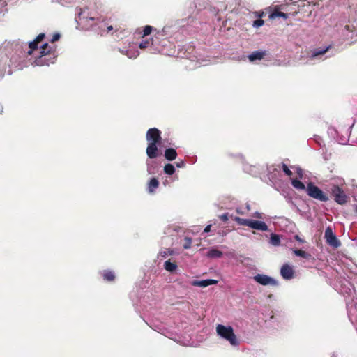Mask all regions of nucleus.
<instances>
[{"label":"nucleus","mask_w":357,"mask_h":357,"mask_svg":"<svg viewBox=\"0 0 357 357\" xmlns=\"http://www.w3.org/2000/svg\"><path fill=\"white\" fill-rule=\"evenodd\" d=\"M152 30H153V27L150 25H146V26H144V28L143 29L142 37H145V36L151 34Z\"/></svg>","instance_id":"27"},{"label":"nucleus","mask_w":357,"mask_h":357,"mask_svg":"<svg viewBox=\"0 0 357 357\" xmlns=\"http://www.w3.org/2000/svg\"><path fill=\"white\" fill-rule=\"evenodd\" d=\"M164 172L167 175H172L175 172V167L173 165L167 163L164 167Z\"/></svg>","instance_id":"21"},{"label":"nucleus","mask_w":357,"mask_h":357,"mask_svg":"<svg viewBox=\"0 0 357 357\" xmlns=\"http://www.w3.org/2000/svg\"><path fill=\"white\" fill-rule=\"evenodd\" d=\"M150 44H152L149 40H143L139 44L140 49H146L147 48Z\"/></svg>","instance_id":"30"},{"label":"nucleus","mask_w":357,"mask_h":357,"mask_svg":"<svg viewBox=\"0 0 357 357\" xmlns=\"http://www.w3.org/2000/svg\"><path fill=\"white\" fill-rule=\"evenodd\" d=\"M177 152L173 148H168L165 151L164 156L165 158L169 161H172L175 160L177 157Z\"/></svg>","instance_id":"13"},{"label":"nucleus","mask_w":357,"mask_h":357,"mask_svg":"<svg viewBox=\"0 0 357 357\" xmlns=\"http://www.w3.org/2000/svg\"><path fill=\"white\" fill-rule=\"evenodd\" d=\"M278 17L287 19L288 17V15L287 13L276 10L270 15V17L273 19Z\"/></svg>","instance_id":"22"},{"label":"nucleus","mask_w":357,"mask_h":357,"mask_svg":"<svg viewBox=\"0 0 357 357\" xmlns=\"http://www.w3.org/2000/svg\"><path fill=\"white\" fill-rule=\"evenodd\" d=\"M159 186V181L156 178H152L148 183V192L153 193Z\"/></svg>","instance_id":"14"},{"label":"nucleus","mask_w":357,"mask_h":357,"mask_svg":"<svg viewBox=\"0 0 357 357\" xmlns=\"http://www.w3.org/2000/svg\"><path fill=\"white\" fill-rule=\"evenodd\" d=\"M184 243H183V248L184 249H189L191 248V245H192V239L189 237H185L184 238Z\"/></svg>","instance_id":"26"},{"label":"nucleus","mask_w":357,"mask_h":357,"mask_svg":"<svg viewBox=\"0 0 357 357\" xmlns=\"http://www.w3.org/2000/svg\"><path fill=\"white\" fill-rule=\"evenodd\" d=\"M306 192L308 196L320 202H326L329 200L328 195L311 182L307 185Z\"/></svg>","instance_id":"5"},{"label":"nucleus","mask_w":357,"mask_h":357,"mask_svg":"<svg viewBox=\"0 0 357 357\" xmlns=\"http://www.w3.org/2000/svg\"><path fill=\"white\" fill-rule=\"evenodd\" d=\"M158 144L154 142L148 144L146 154L150 159H155L158 156L159 150L158 149Z\"/></svg>","instance_id":"10"},{"label":"nucleus","mask_w":357,"mask_h":357,"mask_svg":"<svg viewBox=\"0 0 357 357\" xmlns=\"http://www.w3.org/2000/svg\"><path fill=\"white\" fill-rule=\"evenodd\" d=\"M164 268L166 271L173 273L177 268V265L175 262H171L170 260H167L164 264Z\"/></svg>","instance_id":"19"},{"label":"nucleus","mask_w":357,"mask_h":357,"mask_svg":"<svg viewBox=\"0 0 357 357\" xmlns=\"http://www.w3.org/2000/svg\"><path fill=\"white\" fill-rule=\"evenodd\" d=\"M176 165L178 168L184 167L185 165V163L183 160H181L180 162H178L176 163Z\"/></svg>","instance_id":"35"},{"label":"nucleus","mask_w":357,"mask_h":357,"mask_svg":"<svg viewBox=\"0 0 357 357\" xmlns=\"http://www.w3.org/2000/svg\"><path fill=\"white\" fill-rule=\"evenodd\" d=\"M271 242L273 245H279L280 243V239L278 235L277 234H271Z\"/></svg>","instance_id":"24"},{"label":"nucleus","mask_w":357,"mask_h":357,"mask_svg":"<svg viewBox=\"0 0 357 357\" xmlns=\"http://www.w3.org/2000/svg\"><path fill=\"white\" fill-rule=\"evenodd\" d=\"M112 29H113L112 26H107V31H112Z\"/></svg>","instance_id":"40"},{"label":"nucleus","mask_w":357,"mask_h":357,"mask_svg":"<svg viewBox=\"0 0 357 357\" xmlns=\"http://www.w3.org/2000/svg\"><path fill=\"white\" fill-rule=\"evenodd\" d=\"M263 15H264V12L258 13V14H257V16L259 17H263Z\"/></svg>","instance_id":"39"},{"label":"nucleus","mask_w":357,"mask_h":357,"mask_svg":"<svg viewBox=\"0 0 357 357\" xmlns=\"http://www.w3.org/2000/svg\"><path fill=\"white\" fill-rule=\"evenodd\" d=\"M296 172H297L299 178H301L303 177V171H302V169L300 167H298L296 169Z\"/></svg>","instance_id":"37"},{"label":"nucleus","mask_w":357,"mask_h":357,"mask_svg":"<svg viewBox=\"0 0 357 357\" xmlns=\"http://www.w3.org/2000/svg\"><path fill=\"white\" fill-rule=\"evenodd\" d=\"M293 252L296 256L301 257L304 259H309L312 257L311 254H310L305 251H303L302 250L294 249V250H293Z\"/></svg>","instance_id":"18"},{"label":"nucleus","mask_w":357,"mask_h":357,"mask_svg":"<svg viewBox=\"0 0 357 357\" xmlns=\"http://www.w3.org/2000/svg\"><path fill=\"white\" fill-rule=\"evenodd\" d=\"M354 211L357 213V205L354 206Z\"/></svg>","instance_id":"42"},{"label":"nucleus","mask_w":357,"mask_h":357,"mask_svg":"<svg viewBox=\"0 0 357 357\" xmlns=\"http://www.w3.org/2000/svg\"><path fill=\"white\" fill-rule=\"evenodd\" d=\"M233 220L239 225L248 226L252 229L262 231H266L268 230L267 225L263 221L255 220L252 219H244L238 216L234 217Z\"/></svg>","instance_id":"3"},{"label":"nucleus","mask_w":357,"mask_h":357,"mask_svg":"<svg viewBox=\"0 0 357 357\" xmlns=\"http://www.w3.org/2000/svg\"><path fill=\"white\" fill-rule=\"evenodd\" d=\"M59 38H60V34L54 33L52 36V38L51 39V42L54 43L55 41H57Z\"/></svg>","instance_id":"34"},{"label":"nucleus","mask_w":357,"mask_h":357,"mask_svg":"<svg viewBox=\"0 0 357 357\" xmlns=\"http://www.w3.org/2000/svg\"><path fill=\"white\" fill-rule=\"evenodd\" d=\"M265 54H266V53L264 52L255 51V52H253L252 54H250L248 56V59H249L250 61H254L255 60H261L264 58Z\"/></svg>","instance_id":"15"},{"label":"nucleus","mask_w":357,"mask_h":357,"mask_svg":"<svg viewBox=\"0 0 357 357\" xmlns=\"http://www.w3.org/2000/svg\"><path fill=\"white\" fill-rule=\"evenodd\" d=\"M294 271L288 264H284L280 269V274L285 280H290L294 277Z\"/></svg>","instance_id":"11"},{"label":"nucleus","mask_w":357,"mask_h":357,"mask_svg":"<svg viewBox=\"0 0 357 357\" xmlns=\"http://www.w3.org/2000/svg\"><path fill=\"white\" fill-rule=\"evenodd\" d=\"M216 332L218 335L227 340L232 346L238 345L239 342L231 326L218 324L216 326Z\"/></svg>","instance_id":"2"},{"label":"nucleus","mask_w":357,"mask_h":357,"mask_svg":"<svg viewBox=\"0 0 357 357\" xmlns=\"http://www.w3.org/2000/svg\"><path fill=\"white\" fill-rule=\"evenodd\" d=\"M291 184L295 188L298 190H306L307 188L303 182L298 179H293L291 181Z\"/></svg>","instance_id":"20"},{"label":"nucleus","mask_w":357,"mask_h":357,"mask_svg":"<svg viewBox=\"0 0 357 357\" xmlns=\"http://www.w3.org/2000/svg\"><path fill=\"white\" fill-rule=\"evenodd\" d=\"M45 33H40L36 38V39H35L36 42L38 43H40L45 38Z\"/></svg>","instance_id":"33"},{"label":"nucleus","mask_w":357,"mask_h":357,"mask_svg":"<svg viewBox=\"0 0 357 357\" xmlns=\"http://www.w3.org/2000/svg\"><path fill=\"white\" fill-rule=\"evenodd\" d=\"M294 239L301 243H303L305 242V241L304 239L301 238L298 235H295Z\"/></svg>","instance_id":"36"},{"label":"nucleus","mask_w":357,"mask_h":357,"mask_svg":"<svg viewBox=\"0 0 357 357\" xmlns=\"http://www.w3.org/2000/svg\"><path fill=\"white\" fill-rule=\"evenodd\" d=\"M282 169L283 172L285 173V174H287V176H291L293 174L292 172L289 169L288 166L286 164H282Z\"/></svg>","instance_id":"29"},{"label":"nucleus","mask_w":357,"mask_h":357,"mask_svg":"<svg viewBox=\"0 0 357 357\" xmlns=\"http://www.w3.org/2000/svg\"><path fill=\"white\" fill-rule=\"evenodd\" d=\"M174 254V251L170 249H165V250H162L160 252V256L162 258H166L169 255H172Z\"/></svg>","instance_id":"25"},{"label":"nucleus","mask_w":357,"mask_h":357,"mask_svg":"<svg viewBox=\"0 0 357 357\" xmlns=\"http://www.w3.org/2000/svg\"><path fill=\"white\" fill-rule=\"evenodd\" d=\"M236 212L239 214H242V212H241V211H239L238 209L236 210Z\"/></svg>","instance_id":"43"},{"label":"nucleus","mask_w":357,"mask_h":357,"mask_svg":"<svg viewBox=\"0 0 357 357\" xmlns=\"http://www.w3.org/2000/svg\"><path fill=\"white\" fill-rule=\"evenodd\" d=\"M219 218L221 220H222L223 222H226L229 220V213H225L224 214H222V215H219Z\"/></svg>","instance_id":"32"},{"label":"nucleus","mask_w":357,"mask_h":357,"mask_svg":"<svg viewBox=\"0 0 357 357\" xmlns=\"http://www.w3.org/2000/svg\"><path fill=\"white\" fill-rule=\"evenodd\" d=\"M254 280L257 283L266 286V285H271V286H277L278 285V281H276L273 278L264 275V274H257L254 276Z\"/></svg>","instance_id":"7"},{"label":"nucleus","mask_w":357,"mask_h":357,"mask_svg":"<svg viewBox=\"0 0 357 357\" xmlns=\"http://www.w3.org/2000/svg\"><path fill=\"white\" fill-rule=\"evenodd\" d=\"M331 192L335 202L340 205L345 204L349 200V197L338 185H333L331 188Z\"/></svg>","instance_id":"6"},{"label":"nucleus","mask_w":357,"mask_h":357,"mask_svg":"<svg viewBox=\"0 0 357 357\" xmlns=\"http://www.w3.org/2000/svg\"><path fill=\"white\" fill-rule=\"evenodd\" d=\"M329 47H326V49L324 50H315L312 54V57H316L317 56H319V55H322L324 54H325L328 50Z\"/></svg>","instance_id":"28"},{"label":"nucleus","mask_w":357,"mask_h":357,"mask_svg":"<svg viewBox=\"0 0 357 357\" xmlns=\"http://www.w3.org/2000/svg\"><path fill=\"white\" fill-rule=\"evenodd\" d=\"M223 255L222 251H220L217 249L212 248L208 251L206 253V256L208 258L214 259V258H220Z\"/></svg>","instance_id":"16"},{"label":"nucleus","mask_w":357,"mask_h":357,"mask_svg":"<svg viewBox=\"0 0 357 357\" xmlns=\"http://www.w3.org/2000/svg\"><path fill=\"white\" fill-rule=\"evenodd\" d=\"M325 238L326 240V242L328 245L334 247V248H338L340 246V242L337 238L336 236L333 234L332 229L331 227H327L325 231L324 234Z\"/></svg>","instance_id":"9"},{"label":"nucleus","mask_w":357,"mask_h":357,"mask_svg":"<svg viewBox=\"0 0 357 357\" xmlns=\"http://www.w3.org/2000/svg\"><path fill=\"white\" fill-rule=\"evenodd\" d=\"M103 279L108 282H112L115 280L114 273L112 271L105 270L102 272Z\"/></svg>","instance_id":"17"},{"label":"nucleus","mask_w":357,"mask_h":357,"mask_svg":"<svg viewBox=\"0 0 357 357\" xmlns=\"http://www.w3.org/2000/svg\"><path fill=\"white\" fill-rule=\"evenodd\" d=\"M77 20L79 25L83 28L88 29L98 23V19L93 16L92 13L89 10V8L84 7L79 8V12L77 16Z\"/></svg>","instance_id":"1"},{"label":"nucleus","mask_w":357,"mask_h":357,"mask_svg":"<svg viewBox=\"0 0 357 357\" xmlns=\"http://www.w3.org/2000/svg\"><path fill=\"white\" fill-rule=\"evenodd\" d=\"M218 281L213 279H207L204 280H193L192 285L195 287H206L209 285L216 284Z\"/></svg>","instance_id":"12"},{"label":"nucleus","mask_w":357,"mask_h":357,"mask_svg":"<svg viewBox=\"0 0 357 357\" xmlns=\"http://www.w3.org/2000/svg\"><path fill=\"white\" fill-rule=\"evenodd\" d=\"M264 24V21L261 19H258L257 20H255L253 22V26L255 27H259L263 26Z\"/></svg>","instance_id":"31"},{"label":"nucleus","mask_w":357,"mask_h":357,"mask_svg":"<svg viewBox=\"0 0 357 357\" xmlns=\"http://www.w3.org/2000/svg\"><path fill=\"white\" fill-rule=\"evenodd\" d=\"M39 43H36V40H33L29 43V47L30 50L28 51V54L31 55L34 50H36L38 49V45Z\"/></svg>","instance_id":"23"},{"label":"nucleus","mask_w":357,"mask_h":357,"mask_svg":"<svg viewBox=\"0 0 357 357\" xmlns=\"http://www.w3.org/2000/svg\"><path fill=\"white\" fill-rule=\"evenodd\" d=\"M211 225H207V226L204 228V232H205V233L209 232V231H210V230H211Z\"/></svg>","instance_id":"38"},{"label":"nucleus","mask_w":357,"mask_h":357,"mask_svg":"<svg viewBox=\"0 0 357 357\" xmlns=\"http://www.w3.org/2000/svg\"><path fill=\"white\" fill-rule=\"evenodd\" d=\"M3 112V106L0 104V114Z\"/></svg>","instance_id":"41"},{"label":"nucleus","mask_w":357,"mask_h":357,"mask_svg":"<svg viewBox=\"0 0 357 357\" xmlns=\"http://www.w3.org/2000/svg\"><path fill=\"white\" fill-rule=\"evenodd\" d=\"M146 139L149 143L154 142L160 144L161 141V132L156 128L148 130L146 135Z\"/></svg>","instance_id":"8"},{"label":"nucleus","mask_w":357,"mask_h":357,"mask_svg":"<svg viewBox=\"0 0 357 357\" xmlns=\"http://www.w3.org/2000/svg\"><path fill=\"white\" fill-rule=\"evenodd\" d=\"M47 56H52V59H54V50L47 43H45L41 46L39 56L36 58V64L37 66L49 65L50 62L46 59Z\"/></svg>","instance_id":"4"}]
</instances>
